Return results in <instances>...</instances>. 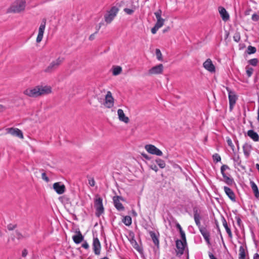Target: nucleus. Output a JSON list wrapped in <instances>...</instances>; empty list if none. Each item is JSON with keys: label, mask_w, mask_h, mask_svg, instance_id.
<instances>
[{"label": "nucleus", "mask_w": 259, "mask_h": 259, "mask_svg": "<svg viewBox=\"0 0 259 259\" xmlns=\"http://www.w3.org/2000/svg\"><path fill=\"white\" fill-rule=\"evenodd\" d=\"M101 259H109L107 257H104L102 258H101Z\"/></svg>", "instance_id": "nucleus-63"}, {"label": "nucleus", "mask_w": 259, "mask_h": 259, "mask_svg": "<svg viewBox=\"0 0 259 259\" xmlns=\"http://www.w3.org/2000/svg\"><path fill=\"white\" fill-rule=\"evenodd\" d=\"M213 158L214 161H215L217 162L220 161L221 160V158L218 154H215L213 155Z\"/></svg>", "instance_id": "nucleus-42"}, {"label": "nucleus", "mask_w": 259, "mask_h": 259, "mask_svg": "<svg viewBox=\"0 0 259 259\" xmlns=\"http://www.w3.org/2000/svg\"><path fill=\"white\" fill-rule=\"evenodd\" d=\"M121 197L120 196H114L113 198V203L116 208L119 211H122L124 208L121 203L120 202V199Z\"/></svg>", "instance_id": "nucleus-19"}, {"label": "nucleus", "mask_w": 259, "mask_h": 259, "mask_svg": "<svg viewBox=\"0 0 259 259\" xmlns=\"http://www.w3.org/2000/svg\"><path fill=\"white\" fill-rule=\"evenodd\" d=\"M123 223L127 226H129L132 224V218L130 216L127 215L123 218Z\"/></svg>", "instance_id": "nucleus-33"}, {"label": "nucleus", "mask_w": 259, "mask_h": 259, "mask_svg": "<svg viewBox=\"0 0 259 259\" xmlns=\"http://www.w3.org/2000/svg\"><path fill=\"white\" fill-rule=\"evenodd\" d=\"M77 233V234L76 235H74L72 237V239L73 241L76 244H79L83 240V237L80 231H78Z\"/></svg>", "instance_id": "nucleus-28"}, {"label": "nucleus", "mask_w": 259, "mask_h": 259, "mask_svg": "<svg viewBox=\"0 0 259 259\" xmlns=\"http://www.w3.org/2000/svg\"><path fill=\"white\" fill-rule=\"evenodd\" d=\"M16 227V225H13V224H9L7 226V229L9 230H10V231L13 230Z\"/></svg>", "instance_id": "nucleus-46"}, {"label": "nucleus", "mask_w": 259, "mask_h": 259, "mask_svg": "<svg viewBox=\"0 0 259 259\" xmlns=\"http://www.w3.org/2000/svg\"><path fill=\"white\" fill-rule=\"evenodd\" d=\"M25 7V1L24 0H18L16 1L8 10L9 13H19L23 11Z\"/></svg>", "instance_id": "nucleus-4"}, {"label": "nucleus", "mask_w": 259, "mask_h": 259, "mask_svg": "<svg viewBox=\"0 0 259 259\" xmlns=\"http://www.w3.org/2000/svg\"><path fill=\"white\" fill-rule=\"evenodd\" d=\"M203 67L207 70L209 72H212L215 71V67L212 63L211 60L210 59H207L203 64Z\"/></svg>", "instance_id": "nucleus-21"}, {"label": "nucleus", "mask_w": 259, "mask_h": 259, "mask_svg": "<svg viewBox=\"0 0 259 259\" xmlns=\"http://www.w3.org/2000/svg\"><path fill=\"white\" fill-rule=\"evenodd\" d=\"M233 160L236 164L237 163L238 165H240L241 163V160H240L239 156L234 157Z\"/></svg>", "instance_id": "nucleus-43"}, {"label": "nucleus", "mask_w": 259, "mask_h": 259, "mask_svg": "<svg viewBox=\"0 0 259 259\" xmlns=\"http://www.w3.org/2000/svg\"><path fill=\"white\" fill-rule=\"evenodd\" d=\"M156 162L161 168H163L165 166V163L163 160L157 158L156 159Z\"/></svg>", "instance_id": "nucleus-35"}, {"label": "nucleus", "mask_w": 259, "mask_h": 259, "mask_svg": "<svg viewBox=\"0 0 259 259\" xmlns=\"http://www.w3.org/2000/svg\"><path fill=\"white\" fill-rule=\"evenodd\" d=\"M8 133L21 139L23 138V133L21 130L18 128H9L7 129Z\"/></svg>", "instance_id": "nucleus-18"}, {"label": "nucleus", "mask_w": 259, "mask_h": 259, "mask_svg": "<svg viewBox=\"0 0 259 259\" xmlns=\"http://www.w3.org/2000/svg\"><path fill=\"white\" fill-rule=\"evenodd\" d=\"M82 247L87 249L89 248V245L87 241H84L82 244Z\"/></svg>", "instance_id": "nucleus-50"}, {"label": "nucleus", "mask_w": 259, "mask_h": 259, "mask_svg": "<svg viewBox=\"0 0 259 259\" xmlns=\"http://www.w3.org/2000/svg\"><path fill=\"white\" fill-rule=\"evenodd\" d=\"M253 69L252 68L247 67L246 68V74L248 77H250L253 73Z\"/></svg>", "instance_id": "nucleus-41"}, {"label": "nucleus", "mask_w": 259, "mask_h": 259, "mask_svg": "<svg viewBox=\"0 0 259 259\" xmlns=\"http://www.w3.org/2000/svg\"><path fill=\"white\" fill-rule=\"evenodd\" d=\"M233 38L235 41L238 42L240 39V35L238 34H235L233 37Z\"/></svg>", "instance_id": "nucleus-48"}, {"label": "nucleus", "mask_w": 259, "mask_h": 259, "mask_svg": "<svg viewBox=\"0 0 259 259\" xmlns=\"http://www.w3.org/2000/svg\"><path fill=\"white\" fill-rule=\"evenodd\" d=\"M51 92V89L49 87L37 86L33 89H27L23 91V94L30 97H37L41 95L48 94Z\"/></svg>", "instance_id": "nucleus-1"}, {"label": "nucleus", "mask_w": 259, "mask_h": 259, "mask_svg": "<svg viewBox=\"0 0 259 259\" xmlns=\"http://www.w3.org/2000/svg\"><path fill=\"white\" fill-rule=\"evenodd\" d=\"M65 58L63 57H59L57 59L52 61L45 68L44 71L47 73H52L57 69L64 62Z\"/></svg>", "instance_id": "nucleus-2"}, {"label": "nucleus", "mask_w": 259, "mask_h": 259, "mask_svg": "<svg viewBox=\"0 0 259 259\" xmlns=\"http://www.w3.org/2000/svg\"><path fill=\"white\" fill-rule=\"evenodd\" d=\"M251 19L253 21H256L259 19V16L256 14H254L252 15Z\"/></svg>", "instance_id": "nucleus-47"}, {"label": "nucleus", "mask_w": 259, "mask_h": 259, "mask_svg": "<svg viewBox=\"0 0 259 259\" xmlns=\"http://www.w3.org/2000/svg\"><path fill=\"white\" fill-rule=\"evenodd\" d=\"M114 98L112 96V93L110 91H108L105 96V105L106 107L110 108L113 106Z\"/></svg>", "instance_id": "nucleus-14"}, {"label": "nucleus", "mask_w": 259, "mask_h": 259, "mask_svg": "<svg viewBox=\"0 0 259 259\" xmlns=\"http://www.w3.org/2000/svg\"><path fill=\"white\" fill-rule=\"evenodd\" d=\"M103 25V23L101 22L99 24V26L96 27V31L95 33H97L99 29H100L101 26Z\"/></svg>", "instance_id": "nucleus-53"}, {"label": "nucleus", "mask_w": 259, "mask_h": 259, "mask_svg": "<svg viewBox=\"0 0 259 259\" xmlns=\"http://www.w3.org/2000/svg\"><path fill=\"white\" fill-rule=\"evenodd\" d=\"M161 14L162 11L160 9L154 12L157 21L154 26L151 29L152 34H155L157 31L164 25L165 20L161 18Z\"/></svg>", "instance_id": "nucleus-3"}, {"label": "nucleus", "mask_w": 259, "mask_h": 259, "mask_svg": "<svg viewBox=\"0 0 259 259\" xmlns=\"http://www.w3.org/2000/svg\"><path fill=\"white\" fill-rule=\"evenodd\" d=\"M251 149V145L248 143H245L243 146V153L246 158H248L249 157Z\"/></svg>", "instance_id": "nucleus-25"}, {"label": "nucleus", "mask_w": 259, "mask_h": 259, "mask_svg": "<svg viewBox=\"0 0 259 259\" xmlns=\"http://www.w3.org/2000/svg\"><path fill=\"white\" fill-rule=\"evenodd\" d=\"M93 246L95 254L97 255L100 254L101 244L98 238H94Z\"/></svg>", "instance_id": "nucleus-17"}, {"label": "nucleus", "mask_w": 259, "mask_h": 259, "mask_svg": "<svg viewBox=\"0 0 259 259\" xmlns=\"http://www.w3.org/2000/svg\"><path fill=\"white\" fill-rule=\"evenodd\" d=\"M95 207L96 212V215L99 217L104 212V207L102 203V198L101 197L97 198L95 201Z\"/></svg>", "instance_id": "nucleus-7"}, {"label": "nucleus", "mask_w": 259, "mask_h": 259, "mask_svg": "<svg viewBox=\"0 0 259 259\" xmlns=\"http://www.w3.org/2000/svg\"><path fill=\"white\" fill-rule=\"evenodd\" d=\"M227 142L228 146L231 148L233 151H234L235 146L233 145L231 139L230 138H227Z\"/></svg>", "instance_id": "nucleus-38"}, {"label": "nucleus", "mask_w": 259, "mask_h": 259, "mask_svg": "<svg viewBox=\"0 0 259 259\" xmlns=\"http://www.w3.org/2000/svg\"><path fill=\"white\" fill-rule=\"evenodd\" d=\"M130 238L129 239V241H130L131 244L133 246V247L137 251H138L139 253H143V248L142 247H141L138 244L137 241L135 240L134 233L130 234Z\"/></svg>", "instance_id": "nucleus-13"}, {"label": "nucleus", "mask_w": 259, "mask_h": 259, "mask_svg": "<svg viewBox=\"0 0 259 259\" xmlns=\"http://www.w3.org/2000/svg\"><path fill=\"white\" fill-rule=\"evenodd\" d=\"M176 247L178 250L177 254L182 255L184 253L185 246L186 245V241H182L181 240H177L176 241Z\"/></svg>", "instance_id": "nucleus-16"}, {"label": "nucleus", "mask_w": 259, "mask_h": 259, "mask_svg": "<svg viewBox=\"0 0 259 259\" xmlns=\"http://www.w3.org/2000/svg\"><path fill=\"white\" fill-rule=\"evenodd\" d=\"M142 155L145 159H148V160L150 159V157L147 154H146L145 153H142Z\"/></svg>", "instance_id": "nucleus-55"}, {"label": "nucleus", "mask_w": 259, "mask_h": 259, "mask_svg": "<svg viewBox=\"0 0 259 259\" xmlns=\"http://www.w3.org/2000/svg\"><path fill=\"white\" fill-rule=\"evenodd\" d=\"M46 19H43L38 29V33L36 38V42H40L43 38L44 31L46 28Z\"/></svg>", "instance_id": "nucleus-9"}, {"label": "nucleus", "mask_w": 259, "mask_h": 259, "mask_svg": "<svg viewBox=\"0 0 259 259\" xmlns=\"http://www.w3.org/2000/svg\"><path fill=\"white\" fill-rule=\"evenodd\" d=\"M222 223H223V225L224 227V228H225L227 234H228L229 237L231 238H232V234L231 230L230 229V228L228 227L227 222L226 219L224 217L223 218Z\"/></svg>", "instance_id": "nucleus-30"}, {"label": "nucleus", "mask_w": 259, "mask_h": 259, "mask_svg": "<svg viewBox=\"0 0 259 259\" xmlns=\"http://www.w3.org/2000/svg\"><path fill=\"white\" fill-rule=\"evenodd\" d=\"M155 54L156 55L157 59L160 61L162 60V54L159 49H156L155 51Z\"/></svg>", "instance_id": "nucleus-39"}, {"label": "nucleus", "mask_w": 259, "mask_h": 259, "mask_svg": "<svg viewBox=\"0 0 259 259\" xmlns=\"http://www.w3.org/2000/svg\"><path fill=\"white\" fill-rule=\"evenodd\" d=\"M53 188L58 194H62L65 192L66 190L65 185L61 182L55 183L53 184Z\"/></svg>", "instance_id": "nucleus-15"}, {"label": "nucleus", "mask_w": 259, "mask_h": 259, "mask_svg": "<svg viewBox=\"0 0 259 259\" xmlns=\"http://www.w3.org/2000/svg\"><path fill=\"white\" fill-rule=\"evenodd\" d=\"M208 255H209V257L210 258V259H217L214 255L213 254L211 253L210 252H208Z\"/></svg>", "instance_id": "nucleus-54"}, {"label": "nucleus", "mask_w": 259, "mask_h": 259, "mask_svg": "<svg viewBox=\"0 0 259 259\" xmlns=\"http://www.w3.org/2000/svg\"><path fill=\"white\" fill-rule=\"evenodd\" d=\"M219 11L222 19L224 21H227L229 19V15L224 7H219Z\"/></svg>", "instance_id": "nucleus-23"}, {"label": "nucleus", "mask_w": 259, "mask_h": 259, "mask_svg": "<svg viewBox=\"0 0 259 259\" xmlns=\"http://www.w3.org/2000/svg\"><path fill=\"white\" fill-rule=\"evenodd\" d=\"M229 169V167L227 165H223L221 167V172L223 175L224 178V181L228 185H232L234 181L232 178L230 177L229 175H228L225 172V171L227 169Z\"/></svg>", "instance_id": "nucleus-6"}, {"label": "nucleus", "mask_w": 259, "mask_h": 259, "mask_svg": "<svg viewBox=\"0 0 259 259\" xmlns=\"http://www.w3.org/2000/svg\"><path fill=\"white\" fill-rule=\"evenodd\" d=\"M193 212H194V219L195 222L198 227H200L201 226L200 224V220L201 217L200 216V213L199 212L198 209L195 207L193 208Z\"/></svg>", "instance_id": "nucleus-20"}, {"label": "nucleus", "mask_w": 259, "mask_h": 259, "mask_svg": "<svg viewBox=\"0 0 259 259\" xmlns=\"http://www.w3.org/2000/svg\"><path fill=\"white\" fill-rule=\"evenodd\" d=\"M136 9V7H134L132 9L125 8L124 9V12L128 15H132Z\"/></svg>", "instance_id": "nucleus-37"}, {"label": "nucleus", "mask_w": 259, "mask_h": 259, "mask_svg": "<svg viewBox=\"0 0 259 259\" xmlns=\"http://www.w3.org/2000/svg\"><path fill=\"white\" fill-rule=\"evenodd\" d=\"M145 149L148 153L151 154L156 155L157 156H161L162 155V151L154 145L151 144L146 145L145 146Z\"/></svg>", "instance_id": "nucleus-8"}, {"label": "nucleus", "mask_w": 259, "mask_h": 259, "mask_svg": "<svg viewBox=\"0 0 259 259\" xmlns=\"http://www.w3.org/2000/svg\"><path fill=\"white\" fill-rule=\"evenodd\" d=\"M247 135L249 136L252 140H253L255 142H257L259 141V136L257 133L255 132L253 130H249L247 132Z\"/></svg>", "instance_id": "nucleus-27"}, {"label": "nucleus", "mask_w": 259, "mask_h": 259, "mask_svg": "<svg viewBox=\"0 0 259 259\" xmlns=\"http://www.w3.org/2000/svg\"><path fill=\"white\" fill-rule=\"evenodd\" d=\"M15 233V235H14V236L16 237V238L18 240L23 239L25 238L29 237V235H28V234L22 235L18 231H16Z\"/></svg>", "instance_id": "nucleus-32"}, {"label": "nucleus", "mask_w": 259, "mask_h": 259, "mask_svg": "<svg viewBox=\"0 0 259 259\" xmlns=\"http://www.w3.org/2000/svg\"><path fill=\"white\" fill-rule=\"evenodd\" d=\"M239 252V259H245V249L242 245L240 246Z\"/></svg>", "instance_id": "nucleus-31"}, {"label": "nucleus", "mask_w": 259, "mask_h": 259, "mask_svg": "<svg viewBox=\"0 0 259 259\" xmlns=\"http://www.w3.org/2000/svg\"><path fill=\"white\" fill-rule=\"evenodd\" d=\"M169 30V27H168L167 28L163 30V32L165 33V32H167Z\"/></svg>", "instance_id": "nucleus-60"}, {"label": "nucleus", "mask_w": 259, "mask_h": 259, "mask_svg": "<svg viewBox=\"0 0 259 259\" xmlns=\"http://www.w3.org/2000/svg\"><path fill=\"white\" fill-rule=\"evenodd\" d=\"M133 213L135 215H137V213L135 211H133Z\"/></svg>", "instance_id": "nucleus-61"}, {"label": "nucleus", "mask_w": 259, "mask_h": 259, "mask_svg": "<svg viewBox=\"0 0 259 259\" xmlns=\"http://www.w3.org/2000/svg\"><path fill=\"white\" fill-rule=\"evenodd\" d=\"M176 227L179 230L180 232L183 231L181 225L178 223L176 224Z\"/></svg>", "instance_id": "nucleus-52"}, {"label": "nucleus", "mask_w": 259, "mask_h": 259, "mask_svg": "<svg viewBox=\"0 0 259 259\" xmlns=\"http://www.w3.org/2000/svg\"><path fill=\"white\" fill-rule=\"evenodd\" d=\"M89 184L91 186H94L95 185V182L94 180V179H90L89 180Z\"/></svg>", "instance_id": "nucleus-49"}, {"label": "nucleus", "mask_w": 259, "mask_h": 259, "mask_svg": "<svg viewBox=\"0 0 259 259\" xmlns=\"http://www.w3.org/2000/svg\"><path fill=\"white\" fill-rule=\"evenodd\" d=\"M95 32L92 34H91L90 37H89V39L90 40H93L94 39V37H95Z\"/></svg>", "instance_id": "nucleus-56"}, {"label": "nucleus", "mask_w": 259, "mask_h": 259, "mask_svg": "<svg viewBox=\"0 0 259 259\" xmlns=\"http://www.w3.org/2000/svg\"><path fill=\"white\" fill-rule=\"evenodd\" d=\"M28 254V251L27 250V249H24L23 251H22V256L23 257H26V255H27Z\"/></svg>", "instance_id": "nucleus-51"}, {"label": "nucleus", "mask_w": 259, "mask_h": 259, "mask_svg": "<svg viewBox=\"0 0 259 259\" xmlns=\"http://www.w3.org/2000/svg\"><path fill=\"white\" fill-rule=\"evenodd\" d=\"M117 114L118 116V118L119 120L124 122L125 123H127L129 122V118L128 117L126 116L123 112V111L119 109L117 110Z\"/></svg>", "instance_id": "nucleus-24"}, {"label": "nucleus", "mask_w": 259, "mask_h": 259, "mask_svg": "<svg viewBox=\"0 0 259 259\" xmlns=\"http://www.w3.org/2000/svg\"><path fill=\"white\" fill-rule=\"evenodd\" d=\"M119 9L115 6L112 7L104 15L105 21L107 23H110L116 16Z\"/></svg>", "instance_id": "nucleus-5"}, {"label": "nucleus", "mask_w": 259, "mask_h": 259, "mask_svg": "<svg viewBox=\"0 0 259 259\" xmlns=\"http://www.w3.org/2000/svg\"><path fill=\"white\" fill-rule=\"evenodd\" d=\"M41 178L46 182H48L49 181V178L47 176L45 172H42L41 174Z\"/></svg>", "instance_id": "nucleus-45"}, {"label": "nucleus", "mask_w": 259, "mask_h": 259, "mask_svg": "<svg viewBox=\"0 0 259 259\" xmlns=\"http://www.w3.org/2000/svg\"><path fill=\"white\" fill-rule=\"evenodd\" d=\"M250 187L252 189V190L254 194L255 197L256 198H259V191L257 188V185L253 181H250Z\"/></svg>", "instance_id": "nucleus-29"}, {"label": "nucleus", "mask_w": 259, "mask_h": 259, "mask_svg": "<svg viewBox=\"0 0 259 259\" xmlns=\"http://www.w3.org/2000/svg\"><path fill=\"white\" fill-rule=\"evenodd\" d=\"M248 63H249V64L253 66H255L257 64L258 60L256 58L252 59L248 61Z\"/></svg>", "instance_id": "nucleus-40"}, {"label": "nucleus", "mask_w": 259, "mask_h": 259, "mask_svg": "<svg viewBox=\"0 0 259 259\" xmlns=\"http://www.w3.org/2000/svg\"><path fill=\"white\" fill-rule=\"evenodd\" d=\"M122 71V68L120 66L114 67L113 69L112 73L114 75H117L121 73Z\"/></svg>", "instance_id": "nucleus-34"}, {"label": "nucleus", "mask_w": 259, "mask_h": 259, "mask_svg": "<svg viewBox=\"0 0 259 259\" xmlns=\"http://www.w3.org/2000/svg\"><path fill=\"white\" fill-rule=\"evenodd\" d=\"M149 234L154 244L158 248L159 246V234L157 235L154 232L150 231Z\"/></svg>", "instance_id": "nucleus-26"}, {"label": "nucleus", "mask_w": 259, "mask_h": 259, "mask_svg": "<svg viewBox=\"0 0 259 259\" xmlns=\"http://www.w3.org/2000/svg\"><path fill=\"white\" fill-rule=\"evenodd\" d=\"M181 237L182 238V241H186V238L185 235V233L184 231L180 232Z\"/></svg>", "instance_id": "nucleus-44"}, {"label": "nucleus", "mask_w": 259, "mask_h": 259, "mask_svg": "<svg viewBox=\"0 0 259 259\" xmlns=\"http://www.w3.org/2000/svg\"><path fill=\"white\" fill-rule=\"evenodd\" d=\"M236 220H237V223L238 225H240V223L241 222V219L239 218L238 217V218H236Z\"/></svg>", "instance_id": "nucleus-58"}, {"label": "nucleus", "mask_w": 259, "mask_h": 259, "mask_svg": "<svg viewBox=\"0 0 259 259\" xmlns=\"http://www.w3.org/2000/svg\"><path fill=\"white\" fill-rule=\"evenodd\" d=\"M256 48L255 47H254L251 46H248L247 49V50H246V52L248 54H254V53H255L256 52Z\"/></svg>", "instance_id": "nucleus-36"}, {"label": "nucleus", "mask_w": 259, "mask_h": 259, "mask_svg": "<svg viewBox=\"0 0 259 259\" xmlns=\"http://www.w3.org/2000/svg\"><path fill=\"white\" fill-rule=\"evenodd\" d=\"M253 259H259V254L258 253H255L253 256Z\"/></svg>", "instance_id": "nucleus-57"}, {"label": "nucleus", "mask_w": 259, "mask_h": 259, "mask_svg": "<svg viewBox=\"0 0 259 259\" xmlns=\"http://www.w3.org/2000/svg\"><path fill=\"white\" fill-rule=\"evenodd\" d=\"M198 228L201 235H202L205 241L206 242L207 245L210 246L211 245V243L210 242L209 232L206 229L205 227H204L203 226H201Z\"/></svg>", "instance_id": "nucleus-12"}, {"label": "nucleus", "mask_w": 259, "mask_h": 259, "mask_svg": "<svg viewBox=\"0 0 259 259\" xmlns=\"http://www.w3.org/2000/svg\"><path fill=\"white\" fill-rule=\"evenodd\" d=\"M227 90L229 94L230 109L232 110L236 103L237 98L234 92L232 91L228 88H227Z\"/></svg>", "instance_id": "nucleus-10"}, {"label": "nucleus", "mask_w": 259, "mask_h": 259, "mask_svg": "<svg viewBox=\"0 0 259 259\" xmlns=\"http://www.w3.org/2000/svg\"><path fill=\"white\" fill-rule=\"evenodd\" d=\"M236 144H237V147H238V149H239V145H238V141H237Z\"/></svg>", "instance_id": "nucleus-62"}, {"label": "nucleus", "mask_w": 259, "mask_h": 259, "mask_svg": "<svg viewBox=\"0 0 259 259\" xmlns=\"http://www.w3.org/2000/svg\"><path fill=\"white\" fill-rule=\"evenodd\" d=\"M224 190L228 197L233 202L236 201V197L234 192L229 187L225 186Z\"/></svg>", "instance_id": "nucleus-22"}, {"label": "nucleus", "mask_w": 259, "mask_h": 259, "mask_svg": "<svg viewBox=\"0 0 259 259\" xmlns=\"http://www.w3.org/2000/svg\"><path fill=\"white\" fill-rule=\"evenodd\" d=\"M151 168L153 170H155L156 172L157 171V170H158V168L156 165H154L153 166H152Z\"/></svg>", "instance_id": "nucleus-59"}, {"label": "nucleus", "mask_w": 259, "mask_h": 259, "mask_svg": "<svg viewBox=\"0 0 259 259\" xmlns=\"http://www.w3.org/2000/svg\"><path fill=\"white\" fill-rule=\"evenodd\" d=\"M163 70V66L162 64H159L155 66L152 67L148 71L149 75H156L161 74Z\"/></svg>", "instance_id": "nucleus-11"}]
</instances>
